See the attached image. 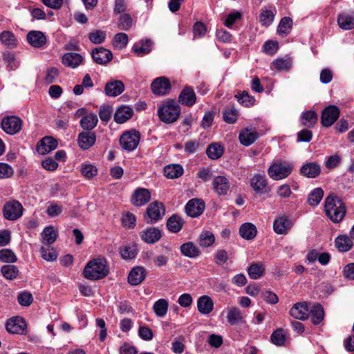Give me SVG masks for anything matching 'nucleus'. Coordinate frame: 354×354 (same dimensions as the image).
Wrapping results in <instances>:
<instances>
[{"instance_id":"obj_1","label":"nucleus","mask_w":354,"mask_h":354,"mask_svg":"<svg viewBox=\"0 0 354 354\" xmlns=\"http://www.w3.org/2000/svg\"><path fill=\"white\" fill-rule=\"evenodd\" d=\"M109 273V263L105 258L97 257L90 260L85 266L82 275L86 279L97 281L105 278Z\"/></svg>"},{"instance_id":"obj_2","label":"nucleus","mask_w":354,"mask_h":354,"mask_svg":"<svg viewBox=\"0 0 354 354\" xmlns=\"http://www.w3.org/2000/svg\"><path fill=\"white\" fill-rule=\"evenodd\" d=\"M324 212L333 223H339L344 218L346 209L344 203L337 196L330 195L325 199Z\"/></svg>"},{"instance_id":"obj_3","label":"nucleus","mask_w":354,"mask_h":354,"mask_svg":"<svg viewBox=\"0 0 354 354\" xmlns=\"http://www.w3.org/2000/svg\"><path fill=\"white\" fill-rule=\"evenodd\" d=\"M180 112V106L175 100H167L159 106L158 115L161 121L171 124L178 119Z\"/></svg>"},{"instance_id":"obj_4","label":"nucleus","mask_w":354,"mask_h":354,"mask_svg":"<svg viewBox=\"0 0 354 354\" xmlns=\"http://www.w3.org/2000/svg\"><path fill=\"white\" fill-rule=\"evenodd\" d=\"M292 171V165L290 163H283L278 161L270 166L268 173L272 179L279 180L287 178Z\"/></svg>"},{"instance_id":"obj_5","label":"nucleus","mask_w":354,"mask_h":354,"mask_svg":"<svg viewBox=\"0 0 354 354\" xmlns=\"http://www.w3.org/2000/svg\"><path fill=\"white\" fill-rule=\"evenodd\" d=\"M140 140V132L135 129L124 131L120 138V144L124 150L133 151Z\"/></svg>"},{"instance_id":"obj_6","label":"nucleus","mask_w":354,"mask_h":354,"mask_svg":"<svg viewBox=\"0 0 354 354\" xmlns=\"http://www.w3.org/2000/svg\"><path fill=\"white\" fill-rule=\"evenodd\" d=\"M3 217L8 221H16L22 215L24 207L20 202L12 200L6 202L3 207Z\"/></svg>"},{"instance_id":"obj_7","label":"nucleus","mask_w":354,"mask_h":354,"mask_svg":"<svg viewBox=\"0 0 354 354\" xmlns=\"http://www.w3.org/2000/svg\"><path fill=\"white\" fill-rule=\"evenodd\" d=\"M165 214L162 203L153 201L147 208L145 220L147 223H153L161 220Z\"/></svg>"},{"instance_id":"obj_8","label":"nucleus","mask_w":354,"mask_h":354,"mask_svg":"<svg viewBox=\"0 0 354 354\" xmlns=\"http://www.w3.org/2000/svg\"><path fill=\"white\" fill-rule=\"evenodd\" d=\"M250 187L257 194H266L270 192L265 174H255L250 180Z\"/></svg>"},{"instance_id":"obj_9","label":"nucleus","mask_w":354,"mask_h":354,"mask_svg":"<svg viewBox=\"0 0 354 354\" xmlns=\"http://www.w3.org/2000/svg\"><path fill=\"white\" fill-rule=\"evenodd\" d=\"M22 125L21 120L15 115L6 116L2 119L1 128L8 134L14 135L18 133Z\"/></svg>"},{"instance_id":"obj_10","label":"nucleus","mask_w":354,"mask_h":354,"mask_svg":"<svg viewBox=\"0 0 354 354\" xmlns=\"http://www.w3.org/2000/svg\"><path fill=\"white\" fill-rule=\"evenodd\" d=\"M340 111L339 108L335 105H329L326 106L322 113L321 123L325 127L332 126L338 119Z\"/></svg>"},{"instance_id":"obj_11","label":"nucleus","mask_w":354,"mask_h":354,"mask_svg":"<svg viewBox=\"0 0 354 354\" xmlns=\"http://www.w3.org/2000/svg\"><path fill=\"white\" fill-rule=\"evenodd\" d=\"M6 328L9 333L24 334L26 330V323L24 318L16 316L7 320Z\"/></svg>"},{"instance_id":"obj_12","label":"nucleus","mask_w":354,"mask_h":354,"mask_svg":"<svg viewBox=\"0 0 354 354\" xmlns=\"http://www.w3.org/2000/svg\"><path fill=\"white\" fill-rule=\"evenodd\" d=\"M152 92L157 95H167L171 89V84L165 77L156 78L151 84Z\"/></svg>"},{"instance_id":"obj_13","label":"nucleus","mask_w":354,"mask_h":354,"mask_svg":"<svg viewBox=\"0 0 354 354\" xmlns=\"http://www.w3.org/2000/svg\"><path fill=\"white\" fill-rule=\"evenodd\" d=\"M231 183L225 176H218L212 180V188L218 196H225L230 189Z\"/></svg>"},{"instance_id":"obj_14","label":"nucleus","mask_w":354,"mask_h":354,"mask_svg":"<svg viewBox=\"0 0 354 354\" xmlns=\"http://www.w3.org/2000/svg\"><path fill=\"white\" fill-rule=\"evenodd\" d=\"M257 130L252 127H245L241 130L239 139L240 143L245 147L252 145L259 138Z\"/></svg>"},{"instance_id":"obj_15","label":"nucleus","mask_w":354,"mask_h":354,"mask_svg":"<svg viewBox=\"0 0 354 354\" xmlns=\"http://www.w3.org/2000/svg\"><path fill=\"white\" fill-rule=\"evenodd\" d=\"M96 141V134L93 131H82L78 134L77 142L82 150H87L93 147Z\"/></svg>"},{"instance_id":"obj_16","label":"nucleus","mask_w":354,"mask_h":354,"mask_svg":"<svg viewBox=\"0 0 354 354\" xmlns=\"http://www.w3.org/2000/svg\"><path fill=\"white\" fill-rule=\"evenodd\" d=\"M205 209V203L202 199L193 198L185 205V212L191 217L199 216Z\"/></svg>"},{"instance_id":"obj_17","label":"nucleus","mask_w":354,"mask_h":354,"mask_svg":"<svg viewBox=\"0 0 354 354\" xmlns=\"http://www.w3.org/2000/svg\"><path fill=\"white\" fill-rule=\"evenodd\" d=\"M151 199V192L146 188H137L133 193L131 202L134 206L140 207Z\"/></svg>"},{"instance_id":"obj_18","label":"nucleus","mask_w":354,"mask_h":354,"mask_svg":"<svg viewBox=\"0 0 354 354\" xmlns=\"http://www.w3.org/2000/svg\"><path fill=\"white\" fill-rule=\"evenodd\" d=\"M196 102V95L194 89L186 86L183 88L178 96V102L189 107L192 106Z\"/></svg>"},{"instance_id":"obj_19","label":"nucleus","mask_w":354,"mask_h":354,"mask_svg":"<svg viewBox=\"0 0 354 354\" xmlns=\"http://www.w3.org/2000/svg\"><path fill=\"white\" fill-rule=\"evenodd\" d=\"M146 276L147 270L144 267L136 266L131 270L128 275V282L131 286H138L145 279Z\"/></svg>"},{"instance_id":"obj_20","label":"nucleus","mask_w":354,"mask_h":354,"mask_svg":"<svg viewBox=\"0 0 354 354\" xmlns=\"http://www.w3.org/2000/svg\"><path fill=\"white\" fill-rule=\"evenodd\" d=\"M92 57L97 64L106 65L112 59L113 54L111 50L100 47L93 50Z\"/></svg>"},{"instance_id":"obj_21","label":"nucleus","mask_w":354,"mask_h":354,"mask_svg":"<svg viewBox=\"0 0 354 354\" xmlns=\"http://www.w3.org/2000/svg\"><path fill=\"white\" fill-rule=\"evenodd\" d=\"M57 147V141L54 138L47 136L43 138L37 145V151L45 155L54 150Z\"/></svg>"},{"instance_id":"obj_22","label":"nucleus","mask_w":354,"mask_h":354,"mask_svg":"<svg viewBox=\"0 0 354 354\" xmlns=\"http://www.w3.org/2000/svg\"><path fill=\"white\" fill-rule=\"evenodd\" d=\"M309 306L306 302L295 304L290 310V315L297 319L305 320L308 317Z\"/></svg>"},{"instance_id":"obj_23","label":"nucleus","mask_w":354,"mask_h":354,"mask_svg":"<svg viewBox=\"0 0 354 354\" xmlns=\"http://www.w3.org/2000/svg\"><path fill=\"white\" fill-rule=\"evenodd\" d=\"M27 41L30 46L35 48H41L46 43V37L41 31L31 30L27 34Z\"/></svg>"},{"instance_id":"obj_24","label":"nucleus","mask_w":354,"mask_h":354,"mask_svg":"<svg viewBox=\"0 0 354 354\" xmlns=\"http://www.w3.org/2000/svg\"><path fill=\"white\" fill-rule=\"evenodd\" d=\"M292 223L290 219L286 216L279 217L273 223L274 231L278 234H286L292 227Z\"/></svg>"},{"instance_id":"obj_25","label":"nucleus","mask_w":354,"mask_h":354,"mask_svg":"<svg viewBox=\"0 0 354 354\" xmlns=\"http://www.w3.org/2000/svg\"><path fill=\"white\" fill-rule=\"evenodd\" d=\"M124 90V85L120 80H113L105 84L104 93L107 96L116 97Z\"/></svg>"},{"instance_id":"obj_26","label":"nucleus","mask_w":354,"mask_h":354,"mask_svg":"<svg viewBox=\"0 0 354 354\" xmlns=\"http://www.w3.org/2000/svg\"><path fill=\"white\" fill-rule=\"evenodd\" d=\"M300 173L305 177L315 178L320 174L321 167L317 162H307L301 167Z\"/></svg>"},{"instance_id":"obj_27","label":"nucleus","mask_w":354,"mask_h":354,"mask_svg":"<svg viewBox=\"0 0 354 354\" xmlns=\"http://www.w3.org/2000/svg\"><path fill=\"white\" fill-rule=\"evenodd\" d=\"M140 237L145 243L152 244L161 239L162 234L158 229L149 227L140 232Z\"/></svg>"},{"instance_id":"obj_28","label":"nucleus","mask_w":354,"mask_h":354,"mask_svg":"<svg viewBox=\"0 0 354 354\" xmlns=\"http://www.w3.org/2000/svg\"><path fill=\"white\" fill-rule=\"evenodd\" d=\"M62 62L64 66L75 68L83 62V57L79 53H67L63 55Z\"/></svg>"},{"instance_id":"obj_29","label":"nucleus","mask_w":354,"mask_h":354,"mask_svg":"<svg viewBox=\"0 0 354 354\" xmlns=\"http://www.w3.org/2000/svg\"><path fill=\"white\" fill-rule=\"evenodd\" d=\"M133 114V109L129 106H120L114 114V120L118 124H122L129 120Z\"/></svg>"},{"instance_id":"obj_30","label":"nucleus","mask_w":354,"mask_h":354,"mask_svg":"<svg viewBox=\"0 0 354 354\" xmlns=\"http://www.w3.org/2000/svg\"><path fill=\"white\" fill-rule=\"evenodd\" d=\"M197 308L203 315L209 314L214 308L213 300L207 295L200 297L197 301Z\"/></svg>"},{"instance_id":"obj_31","label":"nucleus","mask_w":354,"mask_h":354,"mask_svg":"<svg viewBox=\"0 0 354 354\" xmlns=\"http://www.w3.org/2000/svg\"><path fill=\"white\" fill-rule=\"evenodd\" d=\"M180 250L183 256L192 259L198 257L201 253L198 247L192 241L182 244Z\"/></svg>"},{"instance_id":"obj_32","label":"nucleus","mask_w":354,"mask_h":354,"mask_svg":"<svg viewBox=\"0 0 354 354\" xmlns=\"http://www.w3.org/2000/svg\"><path fill=\"white\" fill-rule=\"evenodd\" d=\"M225 311L227 313V321L232 326L236 325L243 319L241 310L236 306L227 308Z\"/></svg>"},{"instance_id":"obj_33","label":"nucleus","mask_w":354,"mask_h":354,"mask_svg":"<svg viewBox=\"0 0 354 354\" xmlns=\"http://www.w3.org/2000/svg\"><path fill=\"white\" fill-rule=\"evenodd\" d=\"M337 24L343 30H351L354 28V13H341L337 17Z\"/></svg>"},{"instance_id":"obj_34","label":"nucleus","mask_w":354,"mask_h":354,"mask_svg":"<svg viewBox=\"0 0 354 354\" xmlns=\"http://www.w3.org/2000/svg\"><path fill=\"white\" fill-rule=\"evenodd\" d=\"M308 315L310 316L311 322L313 324H319L324 319V311L322 306L316 304L309 308Z\"/></svg>"},{"instance_id":"obj_35","label":"nucleus","mask_w":354,"mask_h":354,"mask_svg":"<svg viewBox=\"0 0 354 354\" xmlns=\"http://www.w3.org/2000/svg\"><path fill=\"white\" fill-rule=\"evenodd\" d=\"M98 122V118L96 114L93 113H87L86 115L83 116L80 122V127L84 130H87L88 131H91L93 129Z\"/></svg>"},{"instance_id":"obj_36","label":"nucleus","mask_w":354,"mask_h":354,"mask_svg":"<svg viewBox=\"0 0 354 354\" xmlns=\"http://www.w3.org/2000/svg\"><path fill=\"white\" fill-rule=\"evenodd\" d=\"M256 226L251 223H245L241 225L239 234L242 238L247 240L253 239L257 235Z\"/></svg>"},{"instance_id":"obj_37","label":"nucleus","mask_w":354,"mask_h":354,"mask_svg":"<svg viewBox=\"0 0 354 354\" xmlns=\"http://www.w3.org/2000/svg\"><path fill=\"white\" fill-rule=\"evenodd\" d=\"M335 243L338 250L343 252L349 251L353 247V241L347 235H339Z\"/></svg>"},{"instance_id":"obj_38","label":"nucleus","mask_w":354,"mask_h":354,"mask_svg":"<svg viewBox=\"0 0 354 354\" xmlns=\"http://www.w3.org/2000/svg\"><path fill=\"white\" fill-rule=\"evenodd\" d=\"M169 309V302L165 299H159L154 302L153 310L158 317H164Z\"/></svg>"},{"instance_id":"obj_39","label":"nucleus","mask_w":354,"mask_h":354,"mask_svg":"<svg viewBox=\"0 0 354 354\" xmlns=\"http://www.w3.org/2000/svg\"><path fill=\"white\" fill-rule=\"evenodd\" d=\"M271 342L277 346H286L288 339L287 333L282 328L275 330L270 336Z\"/></svg>"},{"instance_id":"obj_40","label":"nucleus","mask_w":354,"mask_h":354,"mask_svg":"<svg viewBox=\"0 0 354 354\" xmlns=\"http://www.w3.org/2000/svg\"><path fill=\"white\" fill-rule=\"evenodd\" d=\"M183 174V168L178 164L169 165L164 168L165 176L170 179L178 178Z\"/></svg>"},{"instance_id":"obj_41","label":"nucleus","mask_w":354,"mask_h":354,"mask_svg":"<svg viewBox=\"0 0 354 354\" xmlns=\"http://www.w3.org/2000/svg\"><path fill=\"white\" fill-rule=\"evenodd\" d=\"M223 147L218 142L209 145L206 149L207 156L212 160L218 159L223 156Z\"/></svg>"},{"instance_id":"obj_42","label":"nucleus","mask_w":354,"mask_h":354,"mask_svg":"<svg viewBox=\"0 0 354 354\" xmlns=\"http://www.w3.org/2000/svg\"><path fill=\"white\" fill-rule=\"evenodd\" d=\"M0 41L4 46L11 48L16 47L18 44L15 35L9 30L3 31L0 34Z\"/></svg>"},{"instance_id":"obj_43","label":"nucleus","mask_w":354,"mask_h":354,"mask_svg":"<svg viewBox=\"0 0 354 354\" xmlns=\"http://www.w3.org/2000/svg\"><path fill=\"white\" fill-rule=\"evenodd\" d=\"M183 225V219L177 215H173L169 217L167 222V227L169 231L173 233H177L181 230Z\"/></svg>"},{"instance_id":"obj_44","label":"nucleus","mask_w":354,"mask_h":354,"mask_svg":"<svg viewBox=\"0 0 354 354\" xmlns=\"http://www.w3.org/2000/svg\"><path fill=\"white\" fill-rule=\"evenodd\" d=\"M317 120V115L314 111H307L302 113L301 116V123L303 126L313 127Z\"/></svg>"},{"instance_id":"obj_45","label":"nucleus","mask_w":354,"mask_h":354,"mask_svg":"<svg viewBox=\"0 0 354 354\" xmlns=\"http://www.w3.org/2000/svg\"><path fill=\"white\" fill-rule=\"evenodd\" d=\"M42 241L47 245L53 244L57 238V233L55 230L54 227H46L41 233Z\"/></svg>"},{"instance_id":"obj_46","label":"nucleus","mask_w":354,"mask_h":354,"mask_svg":"<svg viewBox=\"0 0 354 354\" xmlns=\"http://www.w3.org/2000/svg\"><path fill=\"white\" fill-rule=\"evenodd\" d=\"M292 68L290 58H277L272 62L271 68L278 71H288Z\"/></svg>"},{"instance_id":"obj_47","label":"nucleus","mask_w":354,"mask_h":354,"mask_svg":"<svg viewBox=\"0 0 354 354\" xmlns=\"http://www.w3.org/2000/svg\"><path fill=\"white\" fill-rule=\"evenodd\" d=\"M264 272L265 268L261 262L254 263L248 268V275L252 279L260 278Z\"/></svg>"},{"instance_id":"obj_48","label":"nucleus","mask_w":354,"mask_h":354,"mask_svg":"<svg viewBox=\"0 0 354 354\" xmlns=\"http://www.w3.org/2000/svg\"><path fill=\"white\" fill-rule=\"evenodd\" d=\"M235 97L238 100L239 102L245 106H252L255 104V98L250 95L248 92L245 91H239L235 95Z\"/></svg>"},{"instance_id":"obj_49","label":"nucleus","mask_w":354,"mask_h":354,"mask_svg":"<svg viewBox=\"0 0 354 354\" xmlns=\"http://www.w3.org/2000/svg\"><path fill=\"white\" fill-rule=\"evenodd\" d=\"M2 275L9 280L16 279L19 274V270L15 265H5L1 268Z\"/></svg>"},{"instance_id":"obj_50","label":"nucleus","mask_w":354,"mask_h":354,"mask_svg":"<svg viewBox=\"0 0 354 354\" xmlns=\"http://www.w3.org/2000/svg\"><path fill=\"white\" fill-rule=\"evenodd\" d=\"M324 196V191L322 188L314 189L308 195V203L311 206H317Z\"/></svg>"},{"instance_id":"obj_51","label":"nucleus","mask_w":354,"mask_h":354,"mask_svg":"<svg viewBox=\"0 0 354 354\" xmlns=\"http://www.w3.org/2000/svg\"><path fill=\"white\" fill-rule=\"evenodd\" d=\"M275 14V10H263L259 15V21L261 24L263 26H269L273 22Z\"/></svg>"},{"instance_id":"obj_52","label":"nucleus","mask_w":354,"mask_h":354,"mask_svg":"<svg viewBox=\"0 0 354 354\" xmlns=\"http://www.w3.org/2000/svg\"><path fill=\"white\" fill-rule=\"evenodd\" d=\"M292 21L290 17H283L281 19L277 28L279 35L286 36L292 28Z\"/></svg>"},{"instance_id":"obj_53","label":"nucleus","mask_w":354,"mask_h":354,"mask_svg":"<svg viewBox=\"0 0 354 354\" xmlns=\"http://www.w3.org/2000/svg\"><path fill=\"white\" fill-rule=\"evenodd\" d=\"M128 35L124 32H120L115 35L113 39V46L117 48L122 49L128 44Z\"/></svg>"},{"instance_id":"obj_54","label":"nucleus","mask_w":354,"mask_h":354,"mask_svg":"<svg viewBox=\"0 0 354 354\" xmlns=\"http://www.w3.org/2000/svg\"><path fill=\"white\" fill-rule=\"evenodd\" d=\"M214 234L209 231L203 232L199 236V244L202 247H209L214 243Z\"/></svg>"},{"instance_id":"obj_55","label":"nucleus","mask_w":354,"mask_h":354,"mask_svg":"<svg viewBox=\"0 0 354 354\" xmlns=\"http://www.w3.org/2000/svg\"><path fill=\"white\" fill-rule=\"evenodd\" d=\"M81 173L86 178L91 179L97 174V169L91 164H82Z\"/></svg>"},{"instance_id":"obj_56","label":"nucleus","mask_w":354,"mask_h":354,"mask_svg":"<svg viewBox=\"0 0 354 354\" xmlns=\"http://www.w3.org/2000/svg\"><path fill=\"white\" fill-rule=\"evenodd\" d=\"M17 260L15 254L10 249L0 250V261L3 263H15Z\"/></svg>"},{"instance_id":"obj_57","label":"nucleus","mask_w":354,"mask_h":354,"mask_svg":"<svg viewBox=\"0 0 354 354\" xmlns=\"http://www.w3.org/2000/svg\"><path fill=\"white\" fill-rule=\"evenodd\" d=\"M132 25V19L128 14L122 15L118 21V28L120 30H128Z\"/></svg>"},{"instance_id":"obj_58","label":"nucleus","mask_w":354,"mask_h":354,"mask_svg":"<svg viewBox=\"0 0 354 354\" xmlns=\"http://www.w3.org/2000/svg\"><path fill=\"white\" fill-rule=\"evenodd\" d=\"M151 45L152 42L150 40H145L140 46H135L133 50L138 55H143L150 52Z\"/></svg>"},{"instance_id":"obj_59","label":"nucleus","mask_w":354,"mask_h":354,"mask_svg":"<svg viewBox=\"0 0 354 354\" xmlns=\"http://www.w3.org/2000/svg\"><path fill=\"white\" fill-rule=\"evenodd\" d=\"M223 115L225 122L228 124H234L237 120L238 113L234 108L225 110Z\"/></svg>"},{"instance_id":"obj_60","label":"nucleus","mask_w":354,"mask_h":354,"mask_svg":"<svg viewBox=\"0 0 354 354\" xmlns=\"http://www.w3.org/2000/svg\"><path fill=\"white\" fill-rule=\"evenodd\" d=\"M63 207L57 203H50L46 209V214L51 218L62 214Z\"/></svg>"},{"instance_id":"obj_61","label":"nucleus","mask_w":354,"mask_h":354,"mask_svg":"<svg viewBox=\"0 0 354 354\" xmlns=\"http://www.w3.org/2000/svg\"><path fill=\"white\" fill-rule=\"evenodd\" d=\"M90 41L95 44L102 43L106 39V32L103 30H96L95 32L89 33Z\"/></svg>"},{"instance_id":"obj_62","label":"nucleus","mask_w":354,"mask_h":354,"mask_svg":"<svg viewBox=\"0 0 354 354\" xmlns=\"http://www.w3.org/2000/svg\"><path fill=\"white\" fill-rule=\"evenodd\" d=\"M263 51L270 55L274 54L278 50V43L272 40L266 41L263 46Z\"/></svg>"},{"instance_id":"obj_63","label":"nucleus","mask_w":354,"mask_h":354,"mask_svg":"<svg viewBox=\"0 0 354 354\" xmlns=\"http://www.w3.org/2000/svg\"><path fill=\"white\" fill-rule=\"evenodd\" d=\"M41 257L48 261H53L57 257V254L53 248H45L41 247L40 249Z\"/></svg>"},{"instance_id":"obj_64","label":"nucleus","mask_w":354,"mask_h":354,"mask_svg":"<svg viewBox=\"0 0 354 354\" xmlns=\"http://www.w3.org/2000/svg\"><path fill=\"white\" fill-rule=\"evenodd\" d=\"M17 301L21 306H29L33 301V297L30 292H22L19 294Z\"/></svg>"}]
</instances>
